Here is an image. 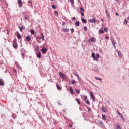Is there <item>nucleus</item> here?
Returning a JSON list of instances; mask_svg holds the SVG:
<instances>
[{
    "label": "nucleus",
    "instance_id": "obj_1",
    "mask_svg": "<svg viewBox=\"0 0 129 129\" xmlns=\"http://www.w3.org/2000/svg\"><path fill=\"white\" fill-rule=\"evenodd\" d=\"M26 98H28V100H30V101H36L37 99L36 95H34L32 93L27 94L26 95Z\"/></svg>",
    "mask_w": 129,
    "mask_h": 129
},
{
    "label": "nucleus",
    "instance_id": "obj_2",
    "mask_svg": "<svg viewBox=\"0 0 129 129\" xmlns=\"http://www.w3.org/2000/svg\"><path fill=\"white\" fill-rule=\"evenodd\" d=\"M92 58L94 59L95 61H97V59L99 58V54L97 53L96 56H95V53L94 52H93L91 54Z\"/></svg>",
    "mask_w": 129,
    "mask_h": 129
},
{
    "label": "nucleus",
    "instance_id": "obj_3",
    "mask_svg": "<svg viewBox=\"0 0 129 129\" xmlns=\"http://www.w3.org/2000/svg\"><path fill=\"white\" fill-rule=\"evenodd\" d=\"M13 47L14 49H17L18 47V43H17V39L14 38L13 42Z\"/></svg>",
    "mask_w": 129,
    "mask_h": 129
},
{
    "label": "nucleus",
    "instance_id": "obj_4",
    "mask_svg": "<svg viewBox=\"0 0 129 129\" xmlns=\"http://www.w3.org/2000/svg\"><path fill=\"white\" fill-rule=\"evenodd\" d=\"M80 13L81 14V15L83 17L84 16V9H83V8L82 7H80Z\"/></svg>",
    "mask_w": 129,
    "mask_h": 129
},
{
    "label": "nucleus",
    "instance_id": "obj_5",
    "mask_svg": "<svg viewBox=\"0 0 129 129\" xmlns=\"http://www.w3.org/2000/svg\"><path fill=\"white\" fill-rule=\"evenodd\" d=\"M41 51L42 52V54H46V53L48 52V49H47V48H46L45 47H43L41 50Z\"/></svg>",
    "mask_w": 129,
    "mask_h": 129
},
{
    "label": "nucleus",
    "instance_id": "obj_6",
    "mask_svg": "<svg viewBox=\"0 0 129 129\" xmlns=\"http://www.w3.org/2000/svg\"><path fill=\"white\" fill-rule=\"evenodd\" d=\"M90 95L91 98H92L93 101L95 102V97L94 96V95H93V93H92V92H90Z\"/></svg>",
    "mask_w": 129,
    "mask_h": 129
},
{
    "label": "nucleus",
    "instance_id": "obj_7",
    "mask_svg": "<svg viewBox=\"0 0 129 129\" xmlns=\"http://www.w3.org/2000/svg\"><path fill=\"white\" fill-rule=\"evenodd\" d=\"M88 41L93 43V42H95L96 41V39L94 37H92L88 39Z\"/></svg>",
    "mask_w": 129,
    "mask_h": 129
},
{
    "label": "nucleus",
    "instance_id": "obj_8",
    "mask_svg": "<svg viewBox=\"0 0 129 129\" xmlns=\"http://www.w3.org/2000/svg\"><path fill=\"white\" fill-rule=\"evenodd\" d=\"M59 74L61 78H63V79L66 78V75H64V74H63V73L59 72Z\"/></svg>",
    "mask_w": 129,
    "mask_h": 129
},
{
    "label": "nucleus",
    "instance_id": "obj_9",
    "mask_svg": "<svg viewBox=\"0 0 129 129\" xmlns=\"http://www.w3.org/2000/svg\"><path fill=\"white\" fill-rule=\"evenodd\" d=\"M28 5L29 7H30L31 8L33 7V1H28L27 2Z\"/></svg>",
    "mask_w": 129,
    "mask_h": 129
},
{
    "label": "nucleus",
    "instance_id": "obj_10",
    "mask_svg": "<svg viewBox=\"0 0 129 129\" xmlns=\"http://www.w3.org/2000/svg\"><path fill=\"white\" fill-rule=\"evenodd\" d=\"M40 36L41 37L39 36L38 37V39H42V40H43V41H45V36H44V34H43V33H41L40 34Z\"/></svg>",
    "mask_w": 129,
    "mask_h": 129
},
{
    "label": "nucleus",
    "instance_id": "obj_11",
    "mask_svg": "<svg viewBox=\"0 0 129 129\" xmlns=\"http://www.w3.org/2000/svg\"><path fill=\"white\" fill-rule=\"evenodd\" d=\"M105 13L108 19H110V14H109V12H108V10L105 9Z\"/></svg>",
    "mask_w": 129,
    "mask_h": 129
},
{
    "label": "nucleus",
    "instance_id": "obj_12",
    "mask_svg": "<svg viewBox=\"0 0 129 129\" xmlns=\"http://www.w3.org/2000/svg\"><path fill=\"white\" fill-rule=\"evenodd\" d=\"M18 4H19V7L22 8V6H23V2L22 1V0H18Z\"/></svg>",
    "mask_w": 129,
    "mask_h": 129
},
{
    "label": "nucleus",
    "instance_id": "obj_13",
    "mask_svg": "<svg viewBox=\"0 0 129 129\" xmlns=\"http://www.w3.org/2000/svg\"><path fill=\"white\" fill-rule=\"evenodd\" d=\"M42 57V53H41L40 52H38L37 54V58H38L39 59H41Z\"/></svg>",
    "mask_w": 129,
    "mask_h": 129
},
{
    "label": "nucleus",
    "instance_id": "obj_14",
    "mask_svg": "<svg viewBox=\"0 0 129 129\" xmlns=\"http://www.w3.org/2000/svg\"><path fill=\"white\" fill-rule=\"evenodd\" d=\"M0 85L1 86H4L5 85V82H4V80L0 79Z\"/></svg>",
    "mask_w": 129,
    "mask_h": 129
},
{
    "label": "nucleus",
    "instance_id": "obj_15",
    "mask_svg": "<svg viewBox=\"0 0 129 129\" xmlns=\"http://www.w3.org/2000/svg\"><path fill=\"white\" fill-rule=\"evenodd\" d=\"M117 113L118 114V115H119V116H120V117H121V118H123V115L121 113H120V112H119V111H118V110L117 111Z\"/></svg>",
    "mask_w": 129,
    "mask_h": 129
},
{
    "label": "nucleus",
    "instance_id": "obj_16",
    "mask_svg": "<svg viewBox=\"0 0 129 129\" xmlns=\"http://www.w3.org/2000/svg\"><path fill=\"white\" fill-rule=\"evenodd\" d=\"M89 22H90V23H95L96 22V19L95 18H94L92 19H90Z\"/></svg>",
    "mask_w": 129,
    "mask_h": 129
},
{
    "label": "nucleus",
    "instance_id": "obj_17",
    "mask_svg": "<svg viewBox=\"0 0 129 129\" xmlns=\"http://www.w3.org/2000/svg\"><path fill=\"white\" fill-rule=\"evenodd\" d=\"M26 41H27V42H31V40H32L31 39V37H30V36H29V35L26 36Z\"/></svg>",
    "mask_w": 129,
    "mask_h": 129
},
{
    "label": "nucleus",
    "instance_id": "obj_18",
    "mask_svg": "<svg viewBox=\"0 0 129 129\" xmlns=\"http://www.w3.org/2000/svg\"><path fill=\"white\" fill-rule=\"evenodd\" d=\"M116 52L118 53L119 58H121V57H122V55L121 54L120 51L116 50Z\"/></svg>",
    "mask_w": 129,
    "mask_h": 129
},
{
    "label": "nucleus",
    "instance_id": "obj_19",
    "mask_svg": "<svg viewBox=\"0 0 129 129\" xmlns=\"http://www.w3.org/2000/svg\"><path fill=\"white\" fill-rule=\"evenodd\" d=\"M17 39H18V40H20V39H21L22 38V36L21 35V34H20V33L18 32H17Z\"/></svg>",
    "mask_w": 129,
    "mask_h": 129
},
{
    "label": "nucleus",
    "instance_id": "obj_20",
    "mask_svg": "<svg viewBox=\"0 0 129 129\" xmlns=\"http://www.w3.org/2000/svg\"><path fill=\"white\" fill-rule=\"evenodd\" d=\"M112 44L114 47V48L115 49L116 48V46L115 45H116V42H115V41L113 40L112 41Z\"/></svg>",
    "mask_w": 129,
    "mask_h": 129
},
{
    "label": "nucleus",
    "instance_id": "obj_21",
    "mask_svg": "<svg viewBox=\"0 0 129 129\" xmlns=\"http://www.w3.org/2000/svg\"><path fill=\"white\" fill-rule=\"evenodd\" d=\"M56 87H57V89H58V90H61L62 89V88H61V87L60 86V85H59V84H56Z\"/></svg>",
    "mask_w": 129,
    "mask_h": 129
},
{
    "label": "nucleus",
    "instance_id": "obj_22",
    "mask_svg": "<svg viewBox=\"0 0 129 129\" xmlns=\"http://www.w3.org/2000/svg\"><path fill=\"white\" fill-rule=\"evenodd\" d=\"M62 31L65 32V33H68V32H69V29L67 28H62Z\"/></svg>",
    "mask_w": 129,
    "mask_h": 129
},
{
    "label": "nucleus",
    "instance_id": "obj_23",
    "mask_svg": "<svg viewBox=\"0 0 129 129\" xmlns=\"http://www.w3.org/2000/svg\"><path fill=\"white\" fill-rule=\"evenodd\" d=\"M70 91L71 93H72V94H75V93L73 92V89H72V87H70Z\"/></svg>",
    "mask_w": 129,
    "mask_h": 129
},
{
    "label": "nucleus",
    "instance_id": "obj_24",
    "mask_svg": "<svg viewBox=\"0 0 129 129\" xmlns=\"http://www.w3.org/2000/svg\"><path fill=\"white\" fill-rule=\"evenodd\" d=\"M81 21L82 22H83V23H84V24H86L87 23V21L86 19H84V18H81Z\"/></svg>",
    "mask_w": 129,
    "mask_h": 129
},
{
    "label": "nucleus",
    "instance_id": "obj_25",
    "mask_svg": "<svg viewBox=\"0 0 129 129\" xmlns=\"http://www.w3.org/2000/svg\"><path fill=\"white\" fill-rule=\"evenodd\" d=\"M16 67L18 68V69H20V70H21V69H22V68L19 66V64H18V62L16 63Z\"/></svg>",
    "mask_w": 129,
    "mask_h": 129
},
{
    "label": "nucleus",
    "instance_id": "obj_26",
    "mask_svg": "<svg viewBox=\"0 0 129 129\" xmlns=\"http://www.w3.org/2000/svg\"><path fill=\"white\" fill-rule=\"evenodd\" d=\"M75 24L76 25V26H77V27H79L80 23L79 22V21H77Z\"/></svg>",
    "mask_w": 129,
    "mask_h": 129
},
{
    "label": "nucleus",
    "instance_id": "obj_27",
    "mask_svg": "<svg viewBox=\"0 0 129 129\" xmlns=\"http://www.w3.org/2000/svg\"><path fill=\"white\" fill-rule=\"evenodd\" d=\"M102 116L103 120H104V121H106V118H105V115L102 114Z\"/></svg>",
    "mask_w": 129,
    "mask_h": 129
},
{
    "label": "nucleus",
    "instance_id": "obj_28",
    "mask_svg": "<svg viewBox=\"0 0 129 129\" xmlns=\"http://www.w3.org/2000/svg\"><path fill=\"white\" fill-rule=\"evenodd\" d=\"M99 33H100V34H104V30H102V29H100L99 31Z\"/></svg>",
    "mask_w": 129,
    "mask_h": 129
},
{
    "label": "nucleus",
    "instance_id": "obj_29",
    "mask_svg": "<svg viewBox=\"0 0 129 129\" xmlns=\"http://www.w3.org/2000/svg\"><path fill=\"white\" fill-rule=\"evenodd\" d=\"M70 3L72 6H74V0H70Z\"/></svg>",
    "mask_w": 129,
    "mask_h": 129
},
{
    "label": "nucleus",
    "instance_id": "obj_30",
    "mask_svg": "<svg viewBox=\"0 0 129 129\" xmlns=\"http://www.w3.org/2000/svg\"><path fill=\"white\" fill-rule=\"evenodd\" d=\"M127 23H128V21H127L126 19H125L123 22L124 25H127Z\"/></svg>",
    "mask_w": 129,
    "mask_h": 129
},
{
    "label": "nucleus",
    "instance_id": "obj_31",
    "mask_svg": "<svg viewBox=\"0 0 129 129\" xmlns=\"http://www.w3.org/2000/svg\"><path fill=\"white\" fill-rule=\"evenodd\" d=\"M85 102L88 105H90V102H89V100H87L85 101Z\"/></svg>",
    "mask_w": 129,
    "mask_h": 129
},
{
    "label": "nucleus",
    "instance_id": "obj_32",
    "mask_svg": "<svg viewBox=\"0 0 129 129\" xmlns=\"http://www.w3.org/2000/svg\"><path fill=\"white\" fill-rule=\"evenodd\" d=\"M95 79H96V80H100L101 82V81H102V79H101L100 78L95 77Z\"/></svg>",
    "mask_w": 129,
    "mask_h": 129
},
{
    "label": "nucleus",
    "instance_id": "obj_33",
    "mask_svg": "<svg viewBox=\"0 0 129 129\" xmlns=\"http://www.w3.org/2000/svg\"><path fill=\"white\" fill-rule=\"evenodd\" d=\"M117 128L116 129H121V127H120V125L119 124L117 123Z\"/></svg>",
    "mask_w": 129,
    "mask_h": 129
},
{
    "label": "nucleus",
    "instance_id": "obj_34",
    "mask_svg": "<svg viewBox=\"0 0 129 129\" xmlns=\"http://www.w3.org/2000/svg\"><path fill=\"white\" fill-rule=\"evenodd\" d=\"M35 51H39V46H38V45H36V46H35Z\"/></svg>",
    "mask_w": 129,
    "mask_h": 129
},
{
    "label": "nucleus",
    "instance_id": "obj_35",
    "mask_svg": "<svg viewBox=\"0 0 129 129\" xmlns=\"http://www.w3.org/2000/svg\"><path fill=\"white\" fill-rule=\"evenodd\" d=\"M30 33L32 35H35V31L34 30H31Z\"/></svg>",
    "mask_w": 129,
    "mask_h": 129
},
{
    "label": "nucleus",
    "instance_id": "obj_36",
    "mask_svg": "<svg viewBox=\"0 0 129 129\" xmlns=\"http://www.w3.org/2000/svg\"><path fill=\"white\" fill-rule=\"evenodd\" d=\"M102 111H103V112H107V111L105 110L104 107H103L102 108Z\"/></svg>",
    "mask_w": 129,
    "mask_h": 129
},
{
    "label": "nucleus",
    "instance_id": "obj_37",
    "mask_svg": "<svg viewBox=\"0 0 129 129\" xmlns=\"http://www.w3.org/2000/svg\"><path fill=\"white\" fill-rule=\"evenodd\" d=\"M76 92L77 94H79V93H80V90L76 89Z\"/></svg>",
    "mask_w": 129,
    "mask_h": 129
},
{
    "label": "nucleus",
    "instance_id": "obj_38",
    "mask_svg": "<svg viewBox=\"0 0 129 129\" xmlns=\"http://www.w3.org/2000/svg\"><path fill=\"white\" fill-rule=\"evenodd\" d=\"M104 32H105V33H107L108 31V28H107V27H105L104 29Z\"/></svg>",
    "mask_w": 129,
    "mask_h": 129
},
{
    "label": "nucleus",
    "instance_id": "obj_39",
    "mask_svg": "<svg viewBox=\"0 0 129 129\" xmlns=\"http://www.w3.org/2000/svg\"><path fill=\"white\" fill-rule=\"evenodd\" d=\"M54 14H55V15H56L57 16V17H58V16H59V12H58L57 11H54Z\"/></svg>",
    "mask_w": 129,
    "mask_h": 129
},
{
    "label": "nucleus",
    "instance_id": "obj_40",
    "mask_svg": "<svg viewBox=\"0 0 129 129\" xmlns=\"http://www.w3.org/2000/svg\"><path fill=\"white\" fill-rule=\"evenodd\" d=\"M76 101H77L78 105L80 104V101L78 99H76Z\"/></svg>",
    "mask_w": 129,
    "mask_h": 129
},
{
    "label": "nucleus",
    "instance_id": "obj_41",
    "mask_svg": "<svg viewBox=\"0 0 129 129\" xmlns=\"http://www.w3.org/2000/svg\"><path fill=\"white\" fill-rule=\"evenodd\" d=\"M52 9H57V6H56V5H52Z\"/></svg>",
    "mask_w": 129,
    "mask_h": 129
},
{
    "label": "nucleus",
    "instance_id": "obj_42",
    "mask_svg": "<svg viewBox=\"0 0 129 129\" xmlns=\"http://www.w3.org/2000/svg\"><path fill=\"white\" fill-rule=\"evenodd\" d=\"M21 28L23 29V30H25L26 29V27L24 25H21Z\"/></svg>",
    "mask_w": 129,
    "mask_h": 129
},
{
    "label": "nucleus",
    "instance_id": "obj_43",
    "mask_svg": "<svg viewBox=\"0 0 129 129\" xmlns=\"http://www.w3.org/2000/svg\"><path fill=\"white\" fill-rule=\"evenodd\" d=\"M84 99L85 100V101H86V100H87V96H84Z\"/></svg>",
    "mask_w": 129,
    "mask_h": 129
},
{
    "label": "nucleus",
    "instance_id": "obj_44",
    "mask_svg": "<svg viewBox=\"0 0 129 129\" xmlns=\"http://www.w3.org/2000/svg\"><path fill=\"white\" fill-rule=\"evenodd\" d=\"M71 83H72V84H75V80H72L71 81Z\"/></svg>",
    "mask_w": 129,
    "mask_h": 129
},
{
    "label": "nucleus",
    "instance_id": "obj_45",
    "mask_svg": "<svg viewBox=\"0 0 129 129\" xmlns=\"http://www.w3.org/2000/svg\"><path fill=\"white\" fill-rule=\"evenodd\" d=\"M97 71H98L97 68L95 67V68L93 70V71H94L95 72H97Z\"/></svg>",
    "mask_w": 129,
    "mask_h": 129
},
{
    "label": "nucleus",
    "instance_id": "obj_46",
    "mask_svg": "<svg viewBox=\"0 0 129 129\" xmlns=\"http://www.w3.org/2000/svg\"><path fill=\"white\" fill-rule=\"evenodd\" d=\"M18 28L20 29V32H23V29L21 28V26H18Z\"/></svg>",
    "mask_w": 129,
    "mask_h": 129
},
{
    "label": "nucleus",
    "instance_id": "obj_47",
    "mask_svg": "<svg viewBox=\"0 0 129 129\" xmlns=\"http://www.w3.org/2000/svg\"><path fill=\"white\" fill-rule=\"evenodd\" d=\"M21 56L23 59H25V54L24 53H21Z\"/></svg>",
    "mask_w": 129,
    "mask_h": 129
},
{
    "label": "nucleus",
    "instance_id": "obj_48",
    "mask_svg": "<svg viewBox=\"0 0 129 129\" xmlns=\"http://www.w3.org/2000/svg\"><path fill=\"white\" fill-rule=\"evenodd\" d=\"M70 31H71V32L72 33H73V32H74V29L71 28V29H70Z\"/></svg>",
    "mask_w": 129,
    "mask_h": 129
},
{
    "label": "nucleus",
    "instance_id": "obj_49",
    "mask_svg": "<svg viewBox=\"0 0 129 129\" xmlns=\"http://www.w3.org/2000/svg\"><path fill=\"white\" fill-rule=\"evenodd\" d=\"M99 125H103V122L102 121H100V123H99Z\"/></svg>",
    "mask_w": 129,
    "mask_h": 129
},
{
    "label": "nucleus",
    "instance_id": "obj_50",
    "mask_svg": "<svg viewBox=\"0 0 129 129\" xmlns=\"http://www.w3.org/2000/svg\"><path fill=\"white\" fill-rule=\"evenodd\" d=\"M6 32L7 35H9V34H10V31H9V29H7Z\"/></svg>",
    "mask_w": 129,
    "mask_h": 129
},
{
    "label": "nucleus",
    "instance_id": "obj_51",
    "mask_svg": "<svg viewBox=\"0 0 129 129\" xmlns=\"http://www.w3.org/2000/svg\"><path fill=\"white\" fill-rule=\"evenodd\" d=\"M84 31H86L87 30V27L84 26Z\"/></svg>",
    "mask_w": 129,
    "mask_h": 129
},
{
    "label": "nucleus",
    "instance_id": "obj_52",
    "mask_svg": "<svg viewBox=\"0 0 129 129\" xmlns=\"http://www.w3.org/2000/svg\"><path fill=\"white\" fill-rule=\"evenodd\" d=\"M105 39L106 40H108V39H109V37H108V36H106Z\"/></svg>",
    "mask_w": 129,
    "mask_h": 129
},
{
    "label": "nucleus",
    "instance_id": "obj_53",
    "mask_svg": "<svg viewBox=\"0 0 129 129\" xmlns=\"http://www.w3.org/2000/svg\"><path fill=\"white\" fill-rule=\"evenodd\" d=\"M69 127H70V128H71V127H72V124H69Z\"/></svg>",
    "mask_w": 129,
    "mask_h": 129
},
{
    "label": "nucleus",
    "instance_id": "obj_54",
    "mask_svg": "<svg viewBox=\"0 0 129 129\" xmlns=\"http://www.w3.org/2000/svg\"><path fill=\"white\" fill-rule=\"evenodd\" d=\"M74 75L77 77V78H79V76L78 75H77L76 74H74Z\"/></svg>",
    "mask_w": 129,
    "mask_h": 129
},
{
    "label": "nucleus",
    "instance_id": "obj_55",
    "mask_svg": "<svg viewBox=\"0 0 129 129\" xmlns=\"http://www.w3.org/2000/svg\"><path fill=\"white\" fill-rule=\"evenodd\" d=\"M36 41H37V43H39V44H41V41L38 40H37Z\"/></svg>",
    "mask_w": 129,
    "mask_h": 129
},
{
    "label": "nucleus",
    "instance_id": "obj_56",
    "mask_svg": "<svg viewBox=\"0 0 129 129\" xmlns=\"http://www.w3.org/2000/svg\"><path fill=\"white\" fill-rule=\"evenodd\" d=\"M66 23L64 21H62V26H64L65 25Z\"/></svg>",
    "mask_w": 129,
    "mask_h": 129
},
{
    "label": "nucleus",
    "instance_id": "obj_57",
    "mask_svg": "<svg viewBox=\"0 0 129 129\" xmlns=\"http://www.w3.org/2000/svg\"><path fill=\"white\" fill-rule=\"evenodd\" d=\"M87 108L88 109V111H90V108L87 107Z\"/></svg>",
    "mask_w": 129,
    "mask_h": 129
},
{
    "label": "nucleus",
    "instance_id": "obj_58",
    "mask_svg": "<svg viewBox=\"0 0 129 129\" xmlns=\"http://www.w3.org/2000/svg\"><path fill=\"white\" fill-rule=\"evenodd\" d=\"M115 15H116V16H119V14L118 13H117V12H116V13H115Z\"/></svg>",
    "mask_w": 129,
    "mask_h": 129
},
{
    "label": "nucleus",
    "instance_id": "obj_59",
    "mask_svg": "<svg viewBox=\"0 0 129 129\" xmlns=\"http://www.w3.org/2000/svg\"><path fill=\"white\" fill-rule=\"evenodd\" d=\"M122 118L123 121H125V119H124V117H123V118Z\"/></svg>",
    "mask_w": 129,
    "mask_h": 129
},
{
    "label": "nucleus",
    "instance_id": "obj_60",
    "mask_svg": "<svg viewBox=\"0 0 129 129\" xmlns=\"http://www.w3.org/2000/svg\"><path fill=\"white\" fill-rule=\"evenodd\" d=\"M24 18L25 19V20H28V18L27 17H26V16H24Z\"/></svg>",
    "mask_w": 129,
    "mask_h": 129
},
{
    "label": "nucleus",
    "instance_id": "obj_61",
    "mask_svg": "<svg viewBox=\"0 0 129 129\" xmlns=\"http://www.w3.org/2000/svg\"><path fill=\"white\" fill-rule=\"evenodd\" d=\"M14 73H16V72H17V70H14Z\"/></svg>",
    "mask_w": 129,
    "mask_h": 129
},
{
    "label": "nucleus",
    "instance_id": "obj_62",
    "mask_svg": "<svg viewBox=\"0 0 129 129\" xmlns=\"http://www.w3.org/2000/svg\"><path fill=\"white\" fill-rule=\"evenodd\" d=\"M101 20L102 21V22H104V19H101Z\"/></svg>",
    "mask_w": 129,
    "mask_h": 129
},
{
    "label": "nucleus",
    "instance_id": "obj_63",
    "mask_svg": "<svg viewBox=\"0 0 129 129\" xmlns=\"http://www.w3.org/2000/svg\"><path fill=\"white\" fill-rule=\"evenodd\" d=\"M78 79L79 81H80V77H79V78H78Z\"/></svg>",
    "mask_w": 129,
    "mask_h": 129
},
{
    "label": "nucleus",
    "instance_id": "obj_64",
    "mask_svg": "<svg viewBox=\"0 0 129 129\" xmlns=\"http://www.w3.org/2000/svg\"><path fill=\"white\" fill-rule=\"evenodd\" d=\"M75 20V17H73V21H74Z\"/></svg>",
    "mask_w": 129,
    "mask_h": 129
}]
</instances>
